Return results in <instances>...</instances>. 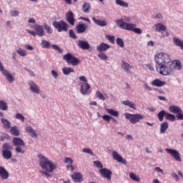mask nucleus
I'll return each mask as SVG.
<instances>
[{
  "label": "nucleus",
  "mask_w": 183,
  "mask_h": 183,
  "mask_svg": "<svg viewBox=\"0 0 183 183\" xmlns=\"http://www.w3.org/2000/svg\"><path fill=\"white\" fill-rule=\"evenodd\" d=\"M156 71L160 75L168 76L174 74V69L181 71L182 64L179 60H171V56L167 53L161 52L154 56Z\"/></svg>",
  "instance_id": "f257e3e1"
},
{
  "label": "nucleus",
  "mask_w": 183,
  "mask_h": 183,
  "mask_svg": "<svg viewBox=\"0 0 183 183\" xmlns=\"http://www.w3.org/2000/svg\"><path fill=\"white\" fill-rule=\"evenodd\" d=\"M38 158L39 167L44 170L40 173L46 178H52V172L56 169V164L42 154H38Z\"/></svg>",
  "instance_id": "f03ea898"
},
{
  "label": "nucleus",
  "mask_w": 183,
  "mask_h": 183,
  "mask_svg": "<svg viewBox=\"0 0 183 183\" xmlns=\"http://www.w3.org/2000/svg\"><path fill=\"white\" fill-rule=\"evenodd\" d=\"M79 81L81 82L79 83L80 86V93L81 95H89L91 94V85L88 84V79L85 76H81L79 77Z\"/></svg>",
  "instance_id": "7ed1b4c3"
},
{
  "label": "nucleus",
  "mask_w": 183,
  "mask_h": 183,
  "mask_svg": "<svg viewBox=\"0 0 183 183\" xmlns=\"http://www.w3.org/2000/svg\"><path fill=\"white\" fill-rule=\"evenodd\" d=\"M13 145L15 147L16 154H25V149L22 147H25V142L19 137H14L12 140Z\"/></svg>",
  "instance_id": "20e7f679"
},
{
  "label": "nucleus",
  "mask_w": 183,
  "mask_h": 183,
  "mask_svg": "<svg viewBox=\"0 0 183 183\" xmlns=\"http://www.w3.org/2000/svg\"><path fill=\"white\" fill-rule=\"evenodd\" d=\"M116 25H117L119 28H121V29H124L125 31H134V29L137 28V24L127 23L122 21V19H117L116 21Z\"/></svg>",
  "instance_id": "39448f33"
},
{
  "label": "nucleus",
  "mask_w": 183,
  "mask_h": 183,
  "mask_svg": "<svg viewBox=\"0 0 183 183\" xmlns=\"http://www.w3.org/2000/svg\"><path fill=\"white\" fill-rule=\"evenodd\" d=\"M124 117L126 119L129 120L130 124H137L139 121H142L144 119V115L141 114H130L125 113Z\"/></svg>",
  "instance_id": "423d86ee"
},
{
  "label": "nucleus",
  "mask_w": 183,
  "mask_h": 183,
  "mask_svg": "<svg viewBox=\"0 0 183 183\" xmlns=\"http://www.w3.org/2000/svg\"><path fill=\"white\" fill-rule=\"evenodd\" d=\"M33 28L35 31L26 29V32H28V34H30V35H32V36H36V35H38V36H44L45 35V31H44V26L35 24Z\"/></svg>",
  "instance_id": "0eeeda50"
},
{
  "label": "nucleus",
  "mask_w": 183,
  "mask_h": 183,
  "mask_svg": "<svg viewBox=\"0 0 183 183\" xmlns=\"http://www.w3.org/2000/svg\"><path fill=\"white\" fill-rule=\"evenodd\" d=\"M64 61L69 65H73V66H76V65L79 64V59H76V57L73 56L71 53L66 54L63 56Z\"/></svg>",
  "instance_id": "6e6552de"
},
{
  "label": "nucleus",
  "mask_w": 183,
  "mask_h": 183,
  "mask_svg": "<svg viewBox=\"0 0 183 183\" xmlns=\"http://www.w3.org/2000/svg\"><path fill=\"white\" fill-rule=\"evenodd\" d=\"M53 26L57 29L58 32H62V31L66 32V31H68V24L63 20H61L60 21H54Z\"/></svg>",
  "instance_id": "1a4fd4ad"
},
{
  "label": "nucleus",
  "mask_w": 183,
  "mask_h": 183,
  "mask_svg": "<svg viewBox=\"0 0 183 183\" xmlns=\"http://www.w3.org/2000/svg\"><path fill=\"white\" fill-rule=\"evenodd\" d=\"M0 72H1L2 75L5 76L6 79L9 82L10 84H12L15 79L14 78V76H12V74H11L8 70L5 69L4 68V65H2V63L0 61Z\"/></svg>",
  "instance_id": "9d476101"
},
{
  "label": "nucleus",
  "mask_w": 183,
  "mask_h": 183,
  "mask_svg": "<svg viewBox=\"0 0 183 183\" xmlns=\"http://www.w3.org/2000/svg\"><path fill=\"white\" fill-rule=\"evenodd\" d=\"M99 172L103 178H106L107 181H111V178L112 177V171L107 168H103V169H100L99 170Z\"/></svg>",
  "instance_id": "9b49d317"
},
{
  "label": "nucleus",
  "mask_w": 183,
  "mask_h": 183,
  "mask_svg": "<svg viewBox=\"0 0 183 183\" xmlns=\"http://www.w3.org/2000/svg\"><path fill=\"white\" fill-rule=\"evenodd\" d=\"M27 84L31 92H34V94H41V89H39V86L36 85L35 81L30 80L27 82Z\"/></svg>",
  "instance_id": "f8f14e48"
},
{
  "label": "nucleus",
  "mask_w": 183,
  "mask_h": 183,
  "mask_svg": "<svg viewBox=\"0 0 183 183\" xmlns=\"http://www.w3.org/2000/svg\"><path fill=\"white\" fill-rule=\"evenodd\" d=\"M165 151L167 152V154H169L173 158H174L176 161L181 162V156L178 151H177L176 149H168V148H167Z\"/></svg>",
  "instance_id": "ddd939ff"
},
{
  "label": "nucleus",
  "mask_w": 183,
  "mask_h": 183,
  "mask_svg": "<svg viewBox=\"0 0 183 183\" xmlns=\"http://www.w3.org/2000/svg\"><path fill=\"white\" fill-rule=\"evenodd\" d=\"M112 157H113V159H114L115 161H117V162H120V164H124V165H127V160H125L124 157H122L119 154V153H118V152L114 150L112 152Z\"/></svg>",
  "instance_id": "4468645a"
},
{
  "label": "nucleus",
  "mask_w": 183,
  "mask_h": 183,
  "mask_svg": "<svg viewBox=\"0 0 183 183\" xmlns=\"http://www.w3.org/2000/svg\"><path fill=\"white\" fill-rule=\"evenodd\" d=\"M66 20L69 22V25L74 26V25H75V16L74 12L71 11H68L66 14Z\"/></svg>",
  "instance_id": "2eb2a0df"
},
{
  "label": "nucleus",
  "mask_w": 183,
  "mask_h": 183,
  "mask_svg": "<svg viewBox=\"0 0 183 183\" xmlns=\"http://www.w3.org/2000/svg\"><path fill=\"white\" fill-rule=\"evenodd\" d=\"M77 46L80 47L81 49H84L86 51H88V49H91V45L86 41L79 40Z\"/></svg>",
  "instance_id": "dca6fc26"
},
{
  "label": "nucleus",
  "mask_w": 183,
  "mask_h": 183,
  "mask_svg": "<svg viewBox=\"0 0 183 183\" xmlns=\"http://www.w3.org/2000/svg\"><path fill=\"white\" fill-rule=\"evenodd\" d=\"M0 178L4 180L9 178V172L2 166H0Z\"/></svg>",
  "instance_id": "f3484780"
},
{
  "label": "nucleus",
  "mask_w": 183,
  "mask_h": 183,
  "mask_svg": "<svg viewBox=\"0 0 183 183\" xmlns=\"http://www.w3.org/2000/svg\"><path fill=\"white\" fill-rule=\"evenodd\" d=\"M121 68L122 69H123V71H124V72H127V74H131V69H132V66H130V64L125 61H122Z\"/></svg>",
  "instance_id": "a211bd4d"
},
{
  "label": "nucleus",
  "mask_w": 183,
  "mask_h": 183,
  "mask_svg": "<svg viewBox=\"0 0 183 183\" xmlns=\"http://www.w3.org/2000/svg\"><path fill=\"white\" fill-rule=\"evenodd\" d=\"M25 131L30 135L31 138H38V134H36V131L32 128L31 126H26L25 127Z\"/></svg>",
  "instance_id": "6ab92c4d"
},
{
  "label": "nucleus",
  "mask_w": 183,
  "mask_h": 183,
  "mask_svg": "<svg viewBox=\"0 0 183 183\" xmlns=\"http://www.w3.org/2000/svg\"><path fill=\"white\" fill-rule=\"evenodd\" d=\"M109 48H111V45L103 42L97 47V51H98V52H104L108 51Z\"/></svg>",
  "instance_id": "aec40b11"
},
{
  "label": "nucleus",
  "mask_w": 183,
  "mask_h": 183,
  "mask_svg": "<svg viewBox=\"0 0 183 183\" xmlns=\"http://www.w3.org/2000/svg\"><path fill=\"white\" fill-rule=\"evenodd\" d=\"M87 28H88V26L86 24H79L76 26V31L77 34H84V32L86 31Z\"/></svg>",
  "instance_id": "412c9836"
},
{
  "label": "nucleus",
  "mask_w": 183,
  "mask_h": 183,
  "mask_svg": "<svg viewBox=\"0 0 183 183\" xmlns=\"http://www.w3.org/2000/svg\"><path fill=\"white\" fill-rule=\"evenodd\" d=\"M71 178L72 179H74V182H79V183H81V181H83L84 179V178L82 177V174H81V173H79V172H74L71 175Z\"/></svg>",
  "instance_id": "4be33fe9"
},
{
  "label": "nucleus",
  "mask_w": 183,
  "mask_h": 183,
  "mask_svg": "<svg viewBox=\"0 0 183 183\" xmlns=\"http://www.w3.org/2000/svg\"><path fill=\"white\" fill-rule=\"evenodd\" d=\"M169 111L172 114H181L182 112V109L179 108L178 106H169Z\"/></svg>",
  "instance_id": "5701e85b"
},
{
  "label": "nucleus",
  "mask_w": 183,
  "mask_h": 183,
  "mask_svg": "<svg viewBox=\"0 0 183 183\" xmlns=\"http://www.w3.org/2000/svg\"><path fill=\"white\" fill-rule=\"evenodd\" d=\"M152 85L153 86H157V87H161L167 85V82L162 81L159 79H156L153 81H152Z\"/></svg>",
  "instance_id": "b1692460"
},
{
  "label": "nucleus",
  "mask_w": 183,
  "mask_h": 183,
  "mask_svg": "<svg viewBox=\"0 0 183 183\" xmlns=\"http://www.w3.org/2000/svg\"><path fill=\"white\" fill-rule=\"evenodd\" d=\"M1 122L3 124V128H4V129H10L11 122H9V120H8L7 119H5V118H1Z\"/></svg>",
  "instance_id": "393cba45"
},
{
  "label": "nucleus",
  "mask_w": 183,
  "mask_h": 183,
  "mask_svg": "<svg viewBox=\"0 0 183 183\" xmlns=\"http://www.w3.org/2000/svg\"><path fill=\"white\" fill-rule=\"evenodd\" d=\"M10 134L13 135L14 137H19L20 132L19 129H18V127L14 126L10 127Z\"/></svg>",
  "instance_id": "a878e982"
},
{
  "label": "nucleus",
  "mask_w": 183,
  "mask_h": 183,
  "mask_svg": "<svg viewBox=\"0 0 183 183\" xmlns=\"http://www.w3.org/2000/svg\"><path fill=\"white\" fill-rule=\"evenodd\" d=\"M106 111L107 114L112 115V117H114L115 118H118V117H119V112L114 109H106Z\"/></svg>",
  "instance_id": "bb28decb"
},
{
  "label": "nucleus",
  "mask_w": 183,
  "mask_h": 183,
  "mask_svg": "<svg viewBox=\"0 0 183 183\" xmlns=\"http://www.w3.org/2000/svg\"><path fill=\"white\" fill-rule=\"evenodd\" d=\"M2 157L4 159H11L12 158V152L11 150H2Z\"/></svg>",
  "instance_id": "cd10ccee"
},
{
  "label": "nucleus",
  "mask_w": 183,
  "mask_h": 183,
  "mask_svg": "<svg viewBox=\"0 0 183 183\" xmlns=\"http://www.w3.org/2000/svg\"><path fill=\"white\" fill-rule=\"evenodd\" d=\"M92 21H94L96 25H99V26H107V21H105V20L101 21L99 19H97L95 17H93Z\"/></svg>",
  "instance_id": "c85d7f7f"
},
{
  "label": "nucleus",
  "mask_w": 183,
  "mask_h": 183,
  "mask_svg": "<svg viewBox=\"0 0 183 183\" xmlns=\"http://www.w3.org/2000/svg\"><path fill=\"white\" fill-rule=\"evenodd\" d=\"M173 42L176 46H179L181 49H183V41L177 37L173 38Z\"/></svg>",
  "instance_id": "c756f323"
},
{
  "label": "nucleus",
  "mask_w": 183,
  "mask_h": 183,
  "mask_svg": "<svg viewBox=\"0 0 183 183\" xmlns=\"http://www.w3.org/2000/svg\"><path fill=\"white\" fill-rule=\"evenodd\" d=\"M122 104L123 105H125V107H129V108H132V109H137V107H135V104L131 102L129 100H126L122 102Z\"/></svg>",
  "instance_id": "7c9ffc66"
},
{
  "label": "nucleus",
  "mask_w": 183,
  "mask_h": 183,
  "mask_svg": "<svg viewBox=\"0 0 183 183\" xmlns=\"http://www.w3.org/2000/svg\"><path fill=\"white\" fill-rule=\"evenodd\" d=\"M62 72L64 75H69V74H72L75 72V71L74 70V69L71 67H63Z\"/></svg>",
  "instance_id": "2f4dec72"
},
{
  "label": "nucleus",
  "mask_w": 183,
  "mask_h": 183,
  "mask_svg": "<svg viewBox=\"0 0 183 183\" xmlns=\"http://www.w3.org/2000/svg\"><path fill=\"white\" fill-rule=\"evenodd\" d=\"M154 26L157 32H161L162 31H165L167 29V27H165V26L161 23L156 24Z\"/></svg>",
  "instance_id": "473e14b6"
},
{
  "label": "nucleus",
  "mask_w": 183,
  "mask_h": 183,
  "mask_svg": "<svg viewBox=\"0 0 183 183\" xmlns=\"http://www.w3.org/2000/svg\"><path fill=\"white\" fill-rule=\"evenodd\" d=\"M168 123L164 122L160 124V132L161 134H165L167 129H168Z\"/></svg>",
  "instance_id": "72a5a7b5"
},
{
  "label": "nucleus",
  "mask_w": 183,
  "mask_h": 183,
  "mask_svg": "<svg viewBox=\"0 0 183 183\" xmlns=\"http://www.w3.org/2000/svg\"><path fill=\"white\" fill-rule=\"evenodd\" d=\"M167 117V113L165 112V110H162L160 111L158 114H157V117L159 118V120L160 122H162V121H164V117Z\"/></svg>",
  "instance_id": "f704fd0d"
},
{
  "label": "nucleus",
  "mask_w": 183,
  "mask_h": 183,
  "mask_svg": "<svg viewBox=\"0 0 183 183\" xmlns=\"http://www.w3.org/2000/svg\"><path fill=\"white\" fill-rule=\"evenodd\" d=\"M0 109L1 111H8V104L4 100H0Z\"/></svg>",
  "instance_id": "c9c22d12"
},
{
  "label": "nucleus",
  "mask_w": 183,
  "mask_h": 183,
  "mask_svg": "<svg viewBox=\"0 0 183 183\" xmlns=\"http://www.w3.org/2000/svg\"><path fill=\"white\" fill-rule=\"evenodd\" d=\"M116 4L119 5V6H122L123 8H128L129 6L128 3L122 0H116Z\"/></svg>",
  "instance_id": "e433bc0d"
},
{
  "label": "nucleus",
  "mask_w": 183,
  "mask_h": 183,
  "mask_svg": "<svg viewBox=\"0 0 183 183\" xmlns=\"http://www.w3.org/2000/svg\"><path fill=\"white\" fill-rule=\"evenodd\" d=\"M41 47L45 48L46 49H48L51 46V43L46 40H41Z\"/></svg>",
  "instance_id": "4c0bfd02"
},
{
  "label": "nucleus",
  "mask_w": 183,
  "mask_h": 183,
  "mask_svg": "<svg viewBox=\"0 0 183 183\" xmlns=\"http://www.w3.org/2000/svg\"><path fill=\"white\" fill-rule=\"evenodd\" d=\"M90 9H91V4L88 2H85L82 5L83 12H88V11H89Z\"/></svg>",
  "instance_id": "58836bf2"
},
{
  "label": "nucleus",
  "mask_w": 183,
  "mask_h": 183,
  "mask_svg": "<svg viewBox=\"0 0 183 183\" xmlns=\"http://www.w3.org/2000/svg\"><path fill=\"white\" fill-rule=\"evenodd\" d=\"M129 177L131 179L136 181V182H139V181H141L139 177H138L135 173H130Z\"/></svg>",
  "instance_id": "ea45409f"
},
{
  "label": "nucleus",
  "mask_w": 183,
  "mask_h": 183,
  "mask_svg": "<svg viewBox=\"0 0 183 183\" xmlns=\"http://www.w3.org/2000/svg\"><path fill=\"white\" fill-rule=\"evenodd\" d=\"M116 44L120 47V48H124L125 46V44L124 43V40L118 37L116 39Z\"/></svg>",
  "instance_id": "a19ab883"
},
{
  "label": "nucleus",
  "mask_w": 183,
  "mask_h": 183,
  "mask_svg": "<svg viewBox=\"0 0 183 183\" xmlns=\"http://www.w3.org/2000/svg\"><path fill=\"white\" fill-rule=\"evenodd\" d=\"M98 57L99 59H102V61H108V56H107L104 52H100L98 54Z\"/></svg>",
  "instance_id": "79ce46f5"
},
{
  "label": "nucleus",
  "mask_w": 183,
  "mask_h": 183,
  "mask_svg": "<svg viewBox=\"0 0 183 183\" xmlns=\"http://www.w3.org/2000/svg\"><path fill=\"white\" fill-rule=\"evenodd\" d=\"M94 165L96 167V168H99L100 169H104V165L102 163L98 160L93 162Z\"/></svg>",
  "instance_id": "37998d69"
},
{
  "label": "nucleus",
  "mask_w": 183,
  "mask_h": 183,
  "mask_svg": "<svg viewBox=\"0 0 183 183\" xmlns=\"http://www.w3.org/2000/svg\"><path fill=\"white\" fill-rule=\"evenodd\" d=\"M166 119H167V121H171L172 122H173V121L175 120V116L169 113H166Z\"/></svg>",
  "instance_id": "c03bdc74"
},
{
  "label": "nucleus",
  "mask_w": 183,
  "mask_h": 183,
  "mask_svg": "<svg viewBox=\"0 0 183 183\" xmlns=\"http://www.w3.org/2000/svg\"><path fill=\"white\" fill-rule=\"evenodd\" d=\"M43 26L44 29L46 31L47 34H49V35L52 34V29L46 23H44L43 24Z\"/></svg>",
  "instance_id": "a18cd8bd"
},
{
  "label": "nucleus",
  "mask_w": 183,
  "mask_h": 183,
  "mask_svg": "<svg viewBox=\"0 0 183 183\" xmlns=\"http://www.w3.org/2000/svg\"><path fill=\"white\" fill-rule=\"evenodd\" d=\"M17 54H19V55L20 56H26V51H25L24 49H22L21 48H19L16 50Z\"/></svg>",
  "instance_id": "49530a36"
},
{
  "label": "nucleus",
  "mask_w": 183,
  "mask_h": 183,
  "mask_svg": "<svg viewBox=\"0 0 183 183\" xmlns=\"http://www.w3.org/2000/svg\"><path fill=\"white\" fill-rule=\"evenodd\" d=\"M96 97H97V98H98L101 101H105V99H106L104 94H102V93H101V92H99V91H97L96 92Z\"/></svg>",
  "instance_id": "de8ad7c7"
},
{
  "label": "nucleus",
  "mask_w": 183,
  "mask_h": 183,
  "mask_svg": "<svg viewBox=\"0 0 183 183\" xmlns=\"http://www.w3.org/2000/svg\"><path fill=\"white\" fill-rule=\"evenodd\" d=\"M15 118H16V119H19L21 122H24L25 121V117H24V115H22V114H21V113H17L15 115Z\"/></svg>",
  "instance_id": "09e8293b"
},
{
  "label": "nucleus",
  "mask_w": 183,
  "mask_h": 183,
  "mask_svg": "<svg viewBox=\"0 0 183 183\" xmlns=\"http://www.w3.org/2000/svg\"><path fill=\"white\" fill-rule=\"evenodd\" d=\"M3 151H10L12 149L9 143H4L2 145Z\"/></svg>",
  "instance_id": "8fccbe9b"
},
{
  "label": "nucleus",
  "mask_w": 183,
  "mask_h": 183,
  "mask_svg": "<svg viewBox=\"0 0 183 183\" xmlns=\"http://www.w3.org/2000/svg\"><path fill=\"white\" fill-rule=\"evenodd\" d=\"M69 35L70 38H72V39H77L78 36H76V34H75V32L73 29L69 30Z\"/></svg>",
  "instance_id": "3c124183"
},
{
  "label": "nucleus",
  "mask_w": 183,
  "mask_h": 183,
  "mask_svg": "<svg viewBox=\"0 0 183 183\" xmlns=\"http://www.w3.org/2000/svg\"><path fill=\"white\" fill-rule=\"evenodd\" d=\"M106 38L109 41V42H111V44H115V36L106 35Z\"/></svg>",
  "instance_id": "603ef678"
},
{
  "label": "nucleus",
  "mask_w": 183,
  "mask_h": 183,
  "mask_svg": "<svg viewBox=\"0 0 183 183\" xmlns=\"http://www.w3.org/2000/svg\"><path fill=\"white\" fill-rule=\"evenodd\" d=\"M53 49H55L56 51H58V52L59 54H62V52H64V51L62 50V49H61L60 47L58 46V45L56 44H52L51 45Z\"/></svg>",
  "instance_id": "864d4df0"
},
{
  "label": "nucleus",
  "mask_w": 183,
  "mask_h": 183,
  "mask_svg": "<svg viewBox=\"0 0 183 183\" xmlns=\"http://www.w3.org/2000/svg\"><path fill=\"white\" fill-rule=\"evenodd\" d=\"M102 119H104V121H106L107 122H110L111 119H112V117L106 114L102 117Z\"/></svg>",
  "instance_id": "5fc2aeb1"
},
{
  "label": "nucleus",
  "mask_w": 183,
  "mask_h": 183,
  "mask_svg": "<svg viewBox=\"0 0 183 183\" xmlns=\"http://www.w3.org/2000/svg\"><path fill=\"white\" fill-rule=\"evenodd\" d=\"M82 151L85 154H89V155H94V152H92V150H91V149H89V148H84V149H83Z\"/></svg>",
  "instance_id": "6e6d98bb"
},
{
  "label": "nucleus",
  "mask_w": 183,
  "mask_h": 183,
  "mask_svg": "<svg viewBox=\"0 0 183 183\" xmlns=\"http://www.w3.org/2000/svg\"><path fill=\"white\" fill-rule=\"evenodd\" d=\"M10 15L11 16H19V11H18V10H13L11 11H10Z\"/></svg>",
  "instance_id": "4d7b16f0"
},
{
  "label": "nucleus",
  "mask_w": 183,
  "mask_h": 183,
  "mask_svg": "<svg viewBox=\"0 0 183 183\" xmlns=\"http://www.w3.org/2000/svg\"><path fill=\"white\" fill-rule=\"evenodd\" d=\"M11 137H9V134H4V136L0 137L1 141H5V139H9Z\"/></svg>",
  "instance_id": "13d9d810"
},
{
  "label": "nucleus",
  "mask_w": 183,
  "mask_h": 183,
  "mask_svg": "<svg viewBox=\"0 0 183 183\" xmlns=\"http://www.w3.org/2000/svg\"><path fill=\"white\" fill-rule=\"evenodd\" d=\"M172 178H174V179H175V181H176L177 182H178V181H179V176H178V175L177 174V173L172 172Z\"/></svg>",
  "instance_id": "bf43d9fd"
},
{
  "label": "nucleus",
  "mask_w": 183,
  "mask_h": 183,
  "mask_svg": "<svg viewBox=\"0 0 183 183\" xmlns=\"http://www.w3.org/2000/svg\"><path fill=\"white\" fill-rule=\"evenodd\" d=\"M132 31L134 32V34H142V29H141L140 28L134 27Z\"/></svg>",
  "instance_id": "052dcab7"
},
{
  "label": "nucleus",
  "mask_w": 183,
  "mask_h": 183,
  "mask_svg": "<svg viewBox=\"0 0 183 183\" xmlns=\"http://www.w3.org/2000/svg\"><path fill=\"white\" fill-rule=\"evenodd\" d=\"M51 75L54 79H56L58 76H59V74H58V72H56L55 70H51Z\"/></svg>",
  "instance_id": "680f3d73"
},
{
  "label": "nucleus",
  "mask_w": 183,
  "mask_h": 183,
  "mask_svg": "<svg viewBox=\"0 0 183 183\" xmlns=\"http://www.w3.org/2000/svg\"><path fill=\"white\" fill-rule=\"evenodd\" d=\"M64 162L65 164H72V162H74V160H72L71 158H69V157H66L65 159H64Z\"/></svg>",
  "instance_id": "e2e57ef3"
},
{
  "label": "nucleus",
  "mask_w": 183,
  "mask_h": 183,
  "mask_svg": "<svg viewBox=\"0 0 183 183\" xmlns=\"http://www.w3.org/2000/svg\"><path fill=\"white\" fill-rule=\"evenodd\" d=\"M143 88H144V89H146V91H152V88H151V86H149L148 85V84H147V83H144L143 84Z\"/></svg>",
  "instance_id": "0e129e2a"
},
{
  "label": "nucleus",
  "mask_w": 183,
  "mask_h": 183,
  "mask_svg": "<svg viewBox=\"0 0 183 183\" xmlns=\"http://www.w3.org/2000/svg\"><path fill=\"white\" fill-rule=\"evenodd\" d=\"M26 71L29 73V75L30 76H35V73H34V72L32 71V70H30V69H26Z\"/></svg>",
  "instance_id": "69168bd1"
},
{
  "label": "nucleus",
  "mask_w": 183,
  "mask_h": 183,
  "mask_svg": "<svg viewBox=\"0 0 183 183\" xmlns=\"http://www.w3.org/2000/svg\"><path fill=\"white\" fill-rule=\"evenodd\" d=\"M154 19H162V14H157L154 16Z\"/></svg>",
  "instance_id": "338daca9"
},
{
  "label": "nucleus",
  "mask_w": 183,
  "mask_h": 183,
  "mask_svg": "<svg viewBox=\"0 0 183 183\" xmlns=\"http://www.w3.org/2000/svg\"><path fill=\"white\" fill-rule=\"evenodd\" d=\"M177 119H180V120H182L183 119V114L182 112V113H177Z\"/></svg>",
  "instance_id": "774afa93"
}]
</instances>
